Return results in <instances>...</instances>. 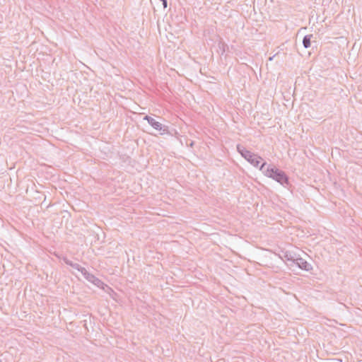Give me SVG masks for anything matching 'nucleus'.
<instances>
[{"label":"nucleus","mask_w":362,"mask_h":362,"mask_svg":"<svg viewBox=\"0 0 362 362\" xmlns=\"http://www.w3.org/2000/svg\"><path fill=\"white\" fill-rule=\"evenodd\" d=\"M0 362H3L2 360L0 358Z\"/></svg>","instance_id":"obj_11"},{"label":"nucleus","mask_w":362,"mask_h":362,"mask_svg":"<svg viewBox=\"0 0 362 362\" xmlns=\"http://www.w3.org/2000/svg\"><path fill=\"white\" fill-rule=\"evenodd\" d=\"M64 262L67 264V265H69L71 266V267H73L74 269L78 270V268H80V264H77V263H74L72 261L69 260L67 257H64L62 258Z\"/></svg>","instance_id":"obj_7"},{"label":"nucleus","mask_w":362,"mask_h":362,"mask_svg":"<svg viewBox=\"0 0 362 362\" xmlns=\"http://www.w3.org/2000/svg\"><path fill=\"white\" fill-rule=\"evenodd\" d=\"M237 151L245 160H247L255 167H258L259 164L260 163V160H262L260 156L247 150L241 144L237 145Z\"/></svg>","instance_id":"obj_2"},{"label":"nucleus","mask_w":362,"mask_h":362,"mask_svg":"<svg viewBox=\"0 0 362 362\" xmlns=\"http://www.w3.org/2000/svg\"><path fill=\"white\" fill-rule=\"evenodd\" d=\"M78 271H79L83 277L88 280V281H91V280L93 279L94 275L89 273L86 268L80 266V268H78Z\"/></svg>","instance_id":"obj_5"},{"label":"nucleus","mask_w":362,"mask_h":362,"mask_svg":"<svg viewBox=\"0 0 362 362\" xmlns=\"http://www.w3.org/2000/svg\"><path fill=\"white\" fill-rule=\"evenodd\" d=\"M90 282L93 283L94 285L97 286L99 288H103V286H107L106 284H105L100 279H99L98 278H97L95 276H93V279L91 280Z\"/></svg>","instance_id":"obj_8"},{"label":"nucleus","mask_w":362,"mask_h":362,"mask_svg":"<svg viewBox=\"0 0 362 362\" xmlns=\"http://www.w3.org/2000/svg\"><path fill=\"white\" fill-rule=\"evenodd\" d=\"M313 38V35H306L303 39V45L305 48H309L311 45V40Z\"/></svg>","instance_id":"obj_6"},{"label":"nucleus","mask_w":362,"mask_h":362,"mask_svg":"<svg viewBox=\"0 0 362 362\" xmlns=\"http://www.w3.org/2000/svg\"><path fill=\"white\" fill-rule=\"evenodd\" d=\"M293 263L300 269L306 272H310L313 269L312 265L301 257L296 258L295 260H293Z\"/></svg>","instance_id":"obj_4"},{"label":"nucleus","mask_w":362,"mask_h":362,"mask_svg":"<svg viewBox=\"0 0 362 362\" xmlns=\"http://www.w3.org/2000/svg\"><path fill=\"white\" fill-rule=\"evenodd\" d=\"M162 2L163 6L164 8H166L168 6V0H160Z\"/></svg>","instance_id":"obj_10"},{"label":"nucleus","mask_w":362,"mask_h":362,"mask_svg":"<svg viewBox=\"0 0 362 362\" xmlns=\"http://www.w3.org/2000/svg\"><path fill=\"white\" fill-rule=\"evenodd\" d=\"M259 170L268 177L272 178L284 187H288L290 185L289 177L282 170L274 165H268L264 162L259 167Z\"/></svg>","instance_id":"obj_1"},{"label":"nucleus","mask_w":362,"mask_h":362,"mask_svg":"<svg viewBox=\"0 0 362 362\" xmlns=\"http://www.w3.org/2000/svg\"><path fill=\"white\" fill-rule=\"evenodd\" d=\"M144 119L147 121V122L156 130L160 132V135L170 134L168 130V127L165 126L160 122L156 121L154 118L151 116L146 115L144 117Z\"/></svg>","instance_id":"obj_3"},{"label":"nucleus","mask_w":362,"mask_h":362,"mask_svg":"<svg viewBox=\"0 0 362 362\" xmlns=\"http://www.w3.org/2000/svg\"><path fill=\"white\" fill-rule=\"evenodd\" d=\"M284 257L288 260V261H291L293 263V260H295L296 259H293V257L291 256V255L290 253H288V252H286L284 254Z\"/></svg>","instance_id":"obj_9"}]
</instances>
